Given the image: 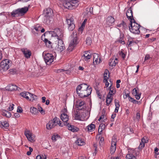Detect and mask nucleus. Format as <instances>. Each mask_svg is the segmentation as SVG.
Here are the masks:
<instances>
[{
    "label": "nucleus",
    "mask_w": 159,
    "mask_h": 159,
    "mask_svg": "<svg viewBox=\"0 0 159 159\" xmlns=\"http://www.w3.org/2000/svg\"><path fill=\"white\" fill-rule=\"evenodd\" d=\"M108 70H106L105 71L104 74V80L106 81V80H107L109 77V74H107Z\"/></svg>",
    "instance_id": "nucleus-36"
},
{
    "label": "nucleus",
    "mask_w": 159,
    "mask_h": 159,
    "mask_svg": "<svg viewBox=\"0 0 159 159\" xmlns=\"http://www.w3.org/2000/svg\"><path fill=\"white\" fill-rule=\"evenodd\" d=\"M112 84H110L108 88V89H109V92L108 94V95H109L111 96L115 94L116 92V91L115 88L112 87Z\"/></svg>",
    "instance_id": "nucleus-24"
},
{
    "label": "nucleus",
    "mask_w": 159,
    "mask_h": 159,
    "mask_svg": "<svg viewBox=\"0 0 159 159\" xmlns=\"http://www.w3.org/2000/svg\"><path fill=\"white\" fill-rule=\"evenodd\" d=\"M65 72L66 74H69L70 72V71L69 70H65L63 69H59L58 70V72Z\"/></svg>",
    "instance_id": "nucleus-39"
},
{
    "label": "nucleus",
    "mask_w": 159,
    "mask_h": 159,
    "mask_svg": "<svg viewBox=\"0 0 159 159\" xmlns=\"http://www.w3.org/2000/svg\"><path fill=\"white\" fill-rule=\"evenodd\" d=\"M140 114L139 112H137L136 114V118L138 120H139L140 118Z\"/></svg>",
    "instance_id": "nucleus-57"
},
{
    "label": "nucleus",
    "mask_w": 159,
    "mask_h": 159,
    "mask_svg": "<svg viewBox=\"0 0 159 159\" xmlns=\"http://www.w3.org/2000/svg\"><path fill=\"white\" fill-rule=\"evenodd\" d=\"M44 23L47 25L52 23L53 21V16L45 17H44Z\"/></svg>",
    "instance_id": "nucleus-18"
},
{
    "label": "nucleus",
    "mask_w": 159,
    "mask_h": 159,
    "mask_svg": "<svg viewBox=\"0 0 159 159\" xmlns=\"http://www.w3.org/2000/svg\"><path fill=\"white\" fill-rule=\"evenodd\" d=\"M93 63L94 64H97L98 63H100L101 61L100 59V58H96L93 59Z\"/></svg>",
    "instance_id": "nucleus-38"
},
{
    "label": "nucleus",
    "mask_w": 159,
    "mask_h": 159,
    "mask_svg": "<svg viewBox=\"0 0 159 159\" xmlns=\"http://www.w3.org/2000/svg\"><path fill=\"white\" fill-rule=\"evenodd\" d=\"M126 159H135V157L131 154H129L126 156Z\"/></svg>",
    "instance_id": "nucleus-37"
},
{
    "label": "nucleus",
    "mask_w": 159,
    "mask_h": 159,
    "mask_svg": "<svg viewBox=\"0 0 159 159\" xmlns=\"http://www.w3.org/2000/svg\"><path fill=\"white\" fill-rule=\"evenodd\" d=\"M126 15L127 18L130 20V22H132L134 21L133 16V11L131 8L130 7L127 11Z\"/></svg>",
    "instance_id": "nucleus-13"
},
{
    "label": "nucleus",
    "mask_w": 159,
    "mask_h": 159,
    "mask_svg": "<svg viewBox=\"0 0 159 159\" xmlns=\"http://www.w3.org/2000/svg\"><path fill=\"white\" fill-rule=\"evenodd\" d=\"M117 142V139L115 137L112 138L111 142V146L110 148V153L111 154L114 153L116 150V146Z\"/></svg>",
    "instance_id": "nucleus-11"
},
{
    "label": "nucleus",
    "mask_w": 159,
    "mask_h": 159,
    "mask_svg": "<svg viewBox=\"0 0 159 159\" xmlns=\"http://www.w3.org/2000/svg\"><path fill=\"white\" fill-rule=\"evenodd\" d=\"M139 91L138 88H134L133 89V93L135 95L139 93Z\"/></svg>",
    "instance_id": "nucleus-46"
},
{
    "label": "nucleus",
    "mask_w": 159,
    "mask_h": 159,
    "mask_svg": "<svg viewBox=\"0 0 159 159\" xmlns=\"http://www.w3.org/2000/svg\"><path fill=\"white\" fill-rule=\"evenodd\" d=\"M44 41L46 44L47 43H48L49 44H50L51 43V42L47 39H45Z\"/></svg>",
    "instance_id": "nucleus-54"
},
{
    "label": "nucleus",
    "mask_w": 159,
    "mask_h": 159,
    "mask_svg": "<svg viewBox=\"0 0 159 159\" xmlns=\"http://www.w3.org/2000/svg\"><path fill=\"white\" fill-rule=\"evenodd\" d=\"M29 96V99L28 100H29L31 101H33L34 100L37 99V97L35 95H34L33 94H32L30 93V95Z\"/></svg>",
    "instance_id": "nucleus-35"
},
{
    "label": "nucleus",
    "mask_w": 159,
    "mask_h": 159,
    "mask_svg": "<svg viewBox=\"0 0 159 159\" xmlns=\"http://www.w3.org/2000/svg\"><path fill=\"white\" fill-rule=\"evenodd\" d=\"M86 43L88 45H91L92 43V40L91 38L88 37L86 39Z\"/></svg>",
    "instance_id": "nucleus-40"
},
{
    "label": "nucleus",
    "mask_w": 159,
    "mask_h": 159,
    "mask_svg": "<svg viewBox=\"0 0 159 159\" xmlns=\"http://www.w3.org/2000/svg\"><path fill=\"white\" fill-rule=\"evenodd\" d=\"M120 55L121 56V57L124 58L125 57V54L122 52V50H121L120 53Z\"/></svg>",
    "instance_id": "nucleus-59"
},
{
    "label": "nucleus",
    "mask_w": 159,
    "mask_h": 159,
    "mask_svg": "<svg viewBox=\"0 0 159 159\" xmlns=\"http://www.w3.org/2000/svg\"><path fill=\"white\" fill-rule=\"evenodd\" d=\"M67 125L69 130L73 132H77L78 131L79 129L77 127H75L74 126L70 125L68 124Z\"/></svg>",
    "instance_id": "nucleus-26"
},
{
    "label": "nucleus",
    "mask_w": 159,
    "mask_h": 159,
    "mask_svg": "<svg viewBox=\"0 0 159 159\" xmlns=\"http://www.w3.org/2000/svg\"><path fill=\"white\" fill-rule=\"evenodd\" d=\"M93 146L95 148V152L93 153V155H96L97 152V145L96 144L93 145Z\"/></svg>",
    "instance_id": "nucleus-47"
},
{
    "label": "nucleus",
    "mask_w": 159,
    "mask_h": 159,
    "mask_svg": "<svg viewBox=\"0 0 159 159\" xmlns=\"http://www.w3.org/2000/svg\"><path fill=\"white\" fill-rule=\"evenodd\" d=\"M25 134L28 140L30 142H33L35 141V136L30 130H27L25 132Z\"/></svg>",
    "instance_id": "nucleus-10"
},
{
    "label": "nucleus",
    "mask_w": 159,
    "mask_h": 159,
    "mask_svg": "<svg viewBox=\"0 0 159 159\" xmlns=\"http://www.w3.org/2000/svg\"><path fill=\"white\" fill-rule=\"evenodd\" d=\"M87 20L86 19H85L84 20L81 25V26L79 28V30H80L81 31H82L84 29L85 24L87 21Z\"/></svg>",
    "instance_id": "nucleus-33"
},
{
    "label": "nucleus",
    "mask_w": 159,
    "mask_h": 159,
    "mask_svg": "<svg viewBox=\"0 0 159 159\" xmlns=\"http://www.w3.org/2000/svg\"><path fill=\"white\" fill-rule=\"evenodd\" d=\"M44 60L47 65H49L53 61L54 57L53 55L50 53H46L43 52V53Z\"/></svg>",
    "instance_id": "nucleus-7"
},
{
    "label": "nucleus",
    "mask_w": 159,
    "mask_h": 159,
    "mask_svg": "<svg viewBox=\"0 0 159 159\" xmlns=\"http://www.w3.org/2000/svg\"><path fill=\"white\" fill-rule=\"evenodd\" d=\"M28 9V7H27L17 9L11 12V15L13 17L22 16L27 12Z\"/></svg>",
    "instance_id": "nucleus-5"
},
{
    "label": "nucleus",
    "mask_w": 159,
    "mask_h": 159,
    "mask_svg": "<svg viewBox=\"0 0 159 159\" xmlns=\"http://www.w3.org/2000/svg\"><path fill=\"white\" fill-rule=\"evenodd\" d=\"M106 119V118H105V116L104 115H102L100 117L98 120L99 121L101 120V121L103 122L104 121V120H102L104 119L105 120Z\"/></svg>",
    "instance_id": "nucleus-50"
},
{
    "label": "nucleus",
    "mask_w": 159,
    "mask_h": 159,
    "mask_svg": "<svg viewBox=\"0 0 159 159\" xmlns=\"http://www.w3.org/2000/svg\"><path fill=\"white\" fill-rule=\"evenodd\" d=\"M92 90L87 84H82L79 85L76 88V92L81 98L86 97L91 93Z\"/></svg>",
    "instance_id": "nucleus-1"
},
{
    "label": "nucleus",
    "mask_w": 159,
    "mask_h": 159,
    "mask_svg": "<svg viewBox=\"0 0 159 159\" xmlns=\"http://www.w3.org/2000/svg\"><path fill=\"white\" fill-rule=\"evenodd\" d=\"M30 111L32 114L34 115H36L38 113V110L34 107H31L30 108Z\"/></svg>",
    "instance_id": "nucleus-34"
},
{
    "label": "nucleus",
    "mask_w": 159,
    "mask_h": 159,
    "mask_svg": "<svg viewBox=\"0 0 159 159\" xmlns=\"http://www.w3.org/2000/svg\"><path fill=\"white\" fill-rule=\"evenodd\" d=\"M0 126L7 128V127L9 126V124L7 121L2 120L0 121Z\"/></svg>",
    "instance_id": "nucleus-28"
},
{
    "label": "nucleus",
    "mask_w": 159,
    "mask_h": 159,
    "mask_svg": "<svg viewBox=\"0 0 159 159\" xmlns=\"http://www.w3.org/2000/svg\"><path fill=\"white\" fill-rule=\"evenodd\" d=\"M14 105L13 104H12L10 105V107L8 108V110L9 111H11L13 110Z\"/></svg>",
    "instance_id": "nucleus-58"
},
{
    "label": "nucleus",
    "mask_w": 159,
    "mask_h": 159,
    "mask_svg": "<svg viewBox=\"0 0 159 159\" xmlns=\"http://www.w3.org/2000/svg\"><path fill=\"white\" fill-rule=\"evenodd\" d=\"M58 40L57 44L56 47V48L58 51L61 52L64 50L65 45L61 39H59Z\"/></svg>",
    "instance_id": "nucleus-9"
},
{
    "label": "nucleus",
    "mask_w": 159,
    "mask_h": 159,
    "mask_svg": "<svg viewBox=\"0 0 159 159\" xmlns=\"http://www.w3.org/2000/svg\"><path fill=\"white\" fill-rule=\"evenodd\" d=\"M129 100L130 102H132L133 103H136L138 102L136 100L134 99L131 97H129Z\"/></svg>",
    "instance_id": "nucleus-42"
},
{
    "label": "nucleus",
    "mask_w": 159,
    "mask_h": 159,
    "mask_svg": "<svg viewBox=\"0 0 159 159\" xmlns=\"http://www.w3.org/2000/svg\"><path fill=\"white\" fill-rule=\"evenodd\" d=\"M85 102L81 100H78L75 104L76 107L79 108V110H81L84 109V107Z\"/></svg>",
    "instance_id": "nucleus-17"
},
{
    "label": "nucleus",
    "mask_w": 159,
    "mask_h": 159,
    "mask_svg": "<svg viewBox=\"0 0 159 159\" xmlns=\"http://www.w3.org/2000/svg\"><path fill=\"white\" fill-rule=\"evenodd\" d=\"M112 101V97L110 96L109 95H107L106 101L107 105L109 106V105L111 102Z\"/></svg>",
    "instance_id": "nucleus-30"
},
{
    "label": "nucleus",
    "mask_w": 159,
    "mask_h": 159,
    "mask_svg": "<svg viewBox=\"0 0 159 159\" xmlns=\"http://www.w3.org/2000/svg\"><path fill=\"white\" fill-rule=\"evenodd\" d=\"M60 118L62 120L66 123L65 125L67 124V122L69 118L68 115L65 113L62 114L60 116Z\"/></svg>",
    "instance_id": "nucleus-19"
},
{
    "label": "nucleus",
    "mask_w": 159,
    "mask_h": 159,
    "mask_svg": "<svg viewBox=\"0 0 159 159\" xmlns=\"http://www.w3.org/2000/svg\"><path fill=\"white\" fill-rule=\"evenodd\" d=\"M141 93H137V94H135L136 98L139 100L140 99V97Z\"/></svg>",
    "instance_id": "nucleus-53"
},
{
    "label": "nucleus",
    "mask_w": 159,
    "mask_h": 159,
    "mask_svg": "<svg viewBox=\"0 0 159 159\" xmlns=\"http://www.w3.org/2000/svg\"><path fill=\"white\" fill-rule=\"evenodd\" d=\"M20 95L22 97L25 98L27 100L29 99V96L30 95V93L28 92H23L20 93Z\"/></svg>",
    "instance_id": "nucleus-29"
},
{
    "label": "nucleus",
    "mask_w": 159,
    "mask_h": 159,
    "mask_svg": "<svg viewBox=\"0 0 159 159\" xmlns=\"http://www.w3.org/2000/svg\"><path fill=\"white\" fill-rule=\"evenodd\" d=\"M115 105L116 106V108L115 109V112H118L120 105H119V103L116 104Z\"/></svg>",
    "instance_id": "nucleus-44"
},
{
    "label": "nucleus",
    "mask_w": 159,
    "mask_h": 159,
    "mask_svg": "<svg viewBox=\"0 0 159 159\" xmlns=\"http://www.w3.org/2000/svg\"><path fill=\"white\" fill-rule=\"evenodd\" d=\"M116 116V114H113L111 116V121H114V119L115 117Z\"/></svg>",
    "instance_id": "nucleus-60"
},
{
    "label": "nucleus",
    "mask_w": 159,
    "mask_h": 159,
    "mask_svg": "<svg viewBox=\"0 0 159 159\" xmlns=\"http://www.w3.org/2000/svg\"><path fill=\"white\" fill-rule=\"evenodd\" d=\"M119 42L120 43L122 44H125V43L124 40L122 39L121 38H120V39L119 40Z\"/></svg>",
    "instance_id": "nucleus-61"
},
{
    "label": "nucleus",
    "mask_w": 159,
    "mask_h": 159,
    "mask_svg": "<svg viewBox=\"0 0 159 159\" xmlns=\"http://www.w3.org/2000/svg\"><path fill=\"white\" fill-rule=\"evenodd\" d=\"M6 114H7V117H9L11 116V114L10 112L6 111Z\"/></svg>",
    "instance_id": "nucleus-63"
},
{
    "label": "nucleus",
    "mask_w": 159,
    "mask_h": 159,
    "mask_svg": "<svg viewBox=\"0 0 159 159\" xmlns=\"http://www.w3.org/2000/svg\"><path fill=\"white\" fill-rule=\"evenodd\" d=\"M146 137H144L141 139V142L139 146V148H142L145 146V144L148 142V140H146Z\"/></svg>",
    "instance_id": "nucleus-23"
},
{
    "label": "nucleus",
    "mask_w": 159,
    "mask_h": 159,
    "mask_svg": "<svg viewBox=\"0 0 159 159\" xmlns=\"http://www.w3.org/2000/svg\"><path fill=\"white\" fill-rule=\"evenodd\" d=\"M129 97H130L129 95V93H126L125 92L123 95L124 98L125 99H126L128 97V99H129Z\"/></svg>",
    "instance_id": "nucleus-49"
},
{
    "label": "nucleus",
    "mask_w": 159,
    "mask_h": 159,
    "mask_svg": "<svg viewBox=\"0 0 159 159\" xmlns=\"http://www.w3.org/2000/svg\"><path fill=\"white\" fill-rule=\"evenodd\" d=\"M130 22V26L129 27L130 31L134 34H139L140 33L139 29L140 25H139L136 23L134 20V21Z\"/></svg>",
    "instance_id": "nucleus-6"
},
{
    "label": "nucleus",
    "mask_w": 159,
    "mask_h": 159,
    "mask_svg": "<svg viewBox=\"0 0 159 159\" xmlns=\"http://www.w3.org/2000/svg\"><path fill=\"white\" fill-rule=\"evenodd\" d=\"M104 139L103 137H101L99 142V145L102 146L103 145L104 142Z\"/></svg>",
    "instance_id": "nucleus-51"
},
{
    "label": "nucleus",
    "mask_w": 159,
    "mask_h": 159,
    "mask_svg": "<svg viewBox=\"0 0 159 159\" xmlns=\"http://www.w3.org/2000/svg\"><path fill=\"white\" fill-rule=\"evenodd\" d=\"M10 62V61L7 59L2 61L1 63L0 68L4 71L7 70L9 68L11 64Z\"/></svg>",
    "instance_id": "nucleus-8"
},
{
    "label": "nucleus",
    "mask_w": 159,
    "mask_h": 159,
    "mask_svg": "<svg viewBox=\"0 0 159 159\" xmlns=\"http://www.w3.org/2000/svg\"><path fill=\"white\" fill-rule=\"evenodd\" d=\"M91 57L90 53L88 51H85L84 54L83 56L82 57V59L87 61L90 59Z\"/></svg>",
    "instance_id": "nucleus-21"
},
{
    "label": "nucleus",
    "mask_w": 159,
    "mask_h": 159,
    "mask_svg": "<svg viewBox=\"0 0 159 159\" xmlns=\"http://www.w3.org/2000/svg\"><path fill=\"white\" fill-rule=\"evenodd\" d=\"M115 20L114 19L112 16H109L106 19V24L108 26H112L114 24Z\"/></svg>",
    "instance_id": "nucleus-16"
},
{
    "label": "nucleus",
    "mask_w": 159,
    "mask_h": 159,
    "mask_svg": "<svg viewBox=\"0 0 159 159\" xmlns=\"http://www.w3.org/2000/svg\"><path fill=\"white\" fill-rule=\"evenodd\" d=\"M66 22L69 30L71 31L73 30L75 28L73 19L72 18H70L69 19H66Z\"/></svg>",
    "instance_id": "nucleus-12"
},
{
    "label": "nucleus",
    "mask_w": 159,
    "mask_h": 159,
    "mask_svg": "<svg viewBox=\"0 0 159 159\" xmlns=\"http://www.w3.org/2000/svg\"><path fill=\"white\" fill-rule=\"evenodd\" d=\"M22 111V110L21 107H18L17 110V112L19 113H21Z\"/></svg>",
    "instance_id": "nucleus-56"
},
{
    "label": "nucleus",
    "mask_w": 159,
    "mask_h": 159,
    "mask_svg": "<svg viewBox=\"0 0 159 159\" xmlns=\"http://www.w3.org/2000/svg\"><path fill=\"white\" fill-rule=\"evenodd\" d=\"M99 58L98 55V54L94 53L93 54V59Z\"/></svg>",
    "instance_id": "nucleus-64"
},
{
    "label": "nucleus",
    "mask_w": 159,
    "mask_h": 159,
    "mask_svg": "<svg viewBox=\"0 0 159 159\" xmlns=\"http://www.w3.org/2000/svg\"><path fill=\"white\" fill-rule=\"evenodd\" d=\"M79 0H65L62 3L63 6L68 9H73L79 5Z\"/></svg>",
    "instance_id": "nucleus-3"
},
{
    "label": "nucleus",
    "mask_w": 159,
    "mask_h": 159,
    "mask_svg": "<svg viewBox=\"0 0 159 159\" xmlns=\"http://www.w3.org/2000/svg\"><path fill=\"white\" fill-rule=\"evenodd\" d=\"M117 26V27L121 28L122 30H125L127 28V25L124 21L118 24Z\"/></svg>",
    "instance_id": "nucleus-27"
},
{
    "label": "nucleus",
    "mask_w": 159,
    "mask_h": 159,
    "mask_svg": "<svg viewBox=\"0 0 159 159\" xmlns=\"http://www.w3.org/2000/svg\"><path fill=\"white\" fill-rule=\"evenodd\" d=\"M85 117L86 115L85 114H84L83 116H82L80 114V113H78V112L75 113V119L80 120H83Z\"/></svg>",
    "instance_id": "nucleus-22"
},
{
    "label": "nucleus",
    "mask_w": 159,
    "mask_h": 159,
    "mask_svg": "<svg viewBox=\"0 0 159 159\" xmlns=\"http://www.w3.org/2000/svg\"><path fill=\"white\" fill-rule=\"evenodd\" d=\"M104 83H105V86L106 87H107L109 85V84L107 81V80H106V81L105 80H103Z\"/></svg>",
    "instance_id": "nucleus-55"
},
{
    "label": "nucleus",
    "mask_w": 159,
    "mask_h": 159,
    "mask_svg": "<svg viewBox=\"0 0 159 159\" xmlns=\"http://www.w3.org/2000/svg\"><path fill=\"white\" fill-rule=\"evenodd\" d=\"M118 62V59L117 58H116L115 59H110L109 62V64L111 67H113L115 66Z\"/></svg>",
    "instance_id": "nucleus-25"
},
{
    "label": "nucleus",
    "mask_w": 159,
    "mask_h": 159,
    "mask_svg": "<svg viewBox=\"0 0 159 159\" xmlns=\"http://www.w3.org/2000/svg\"><path fill=\"white\" fill-rule=\"evenodd\" d=\"M21 50L23 53L24 56L27 58H30L31 55V51L26 48H23L21 49Z\"/></svg>",
    "instance_id": "nucleus-14"
},
{
    "label": "nucleus",
    "mask_w": 159,
    "mask_h": 159,
    "mask_svg": "<svg viewBox=\"0 0 159 159\" xmlns=\"http://www.w3.org/2000/svg\"><path fill=\"white\" fill-rule=\"evenodd\" d=\"M38 111H39L42 114H45V111L42 108L40 107L39 106L38 107Z\"/></svg>",
    "instance_id": "nucleus-41"
},
{
    "label": "nucleus",
    "mask_w": 159,
    "mask_h": 159,
    "mask_svg": "<svg viewBox=\"0 0 159 159\" xmlns=\"http://www.w3.org/2000/svg\"><path fill=\"white\" fill-rule=\"evenodd\" d=\"M43 14L44 17L53 16V11L50 8H47L45 10L43 11Z\"/></svg>",
    "instance_id": "nucleus-15"
},
{
    "label": "nucleus",
    "mask_w": 159,
    "mask_h": 159,
    "mask_svg": "<svg viewBox=\"0 0 159 159\" xmlns=\"http://www.w3.org/2000/svg\"><path fill=\"white\" fill-rule=\"evenodd\" d=\"M150 58V57L149 55H146L145 58H144V61H147Z\"/></svg>",
    "instance_id": "nucleus-62"
},
{
    "label": "nucleus",
    "mask_w": 159,
    "mask_h": 159,
    "mask_svg": "<svg viewBox=\"0 0 159 159\" xmlns=\"http://www.w3.org/2000/svg\"><path fill=\"white\" fill-rule=\"evenodd\" d=\"M51 33V32H50ZM52 34V36L53 37H57V39H59L58 38V34H56L55 33V31H54L53 32H51V33Z\"/></svg>",
    "instance_id": "nucleus-43"
},
{
    "label": "nucleus",
    "mask_w": 159,
    "mask_h": 159,
    "mask_svg": "<svg viewBox=\"0 0 159 159\" xmlns=\"http://www.w3.org/2000/svg\"><path fill=\"white\" fill-rule=\"evenodd\" d=\"M57 125L61 127H62L63 125V124L61 123V121L59 120L58 118L55 117L47 124L46 128L48 129H50Z\"/></svg>",
    "instance_id": "nucleus-4"
},
{
    "label": "nucleus",
    "mask_w": 159,
    "mask_h": 159,
    "mask_svg": "<svg viewBox=\"0 0 159 159\" xmlns=\"http://www.w3.org/2000/svg\"><path fill=\"white\" fill-rule=\"evenodd\" d=\"M6 88V89L9 91L16 90L18 89L16 85L13 84L8 85Z\"/></svg>",
    "instance_id": "nucleus-20"
},
{
    "label": "nucleus",
    "mask_w": 159,
    "mask_h": 159,
    "mask_svg": "<svg viewBox=\"0 0 159 159\" xmlns=\"http://www.w3.org/2000/svg\"><path fill=\"white\" fill-rule=\"evenodd\" d=\"M59 136L58 135H54L52 136V140L54 141H56L57 139V138H58Z\"/></svg>",
    "instance_id": "nucleus-45"
},
{
    "label": "nucleus",
    "mask_w": 159,
    "mask_h": 159,
    "mask_svg": "<svg viewBox=\"0 0 159 159\" xmlns=\"http://www.w3.org/2000/svg\"><path fill=\"white\" fill-rule=\"evenodd\" d=\"M41 29V27L39 25H36L34 29L35 30L37 31H39Z\"/></svg>",
    "instance_id": "nucleus-48"
},
{
    "label": "nucleus",
    "mask_w": 159,
    "mask_h": 159,
    "mask_svg": "<svg viewBox=\"0 0 159 159\" xmlns=\"http://www.w3.org/2000/svg\"><path fill=\"white\" fill-rule=\"evenodd\" d=\"M95 125L94 124H91L87 126V129L88 131L91 132L94 130L95 128Z\"/></svg>",
    "instance_id": "nucleus-32"
},
{
    "label": "nucleus",
    "mask_w": 159,
    "mask_h": 159,
    "mask_svg": "<svg viewBox=\"0 0 159 159\" xmlns=\"http://www.w3.org/2000/svg\"><path fill=\"white\" fill-rule=\"evenodd\" d=\"M76 143L78 145L81 146L83 145L84 144V141L81 139H78L76 141Z\"/></svg>",
    "instance_id": "nucleus-31"
},
{
    "label": "nucleus",
    "mask_w": 159,
    "mask_h": 159,
    "mask_svg": "<svg viewBox=\"0 0 159 159\" xmlns=\"http://www.w3.org/2000/svg\"><path fill=\"white\" fill-rule=\"evenodd\" d=\"M78 34L76 31H74L70 36V42L67 50L69 52L71 51L75 46L78 43Z\"/></svg>",
    "instance_id": "nucleus-2"
},
{
    "label": "nucleus",
    "mask_w": 159,
    "mask_h": 159,
    "mask_svg": "<svg viewBox=\"0 0 159 159\" xmlns=\"http://www.w3.org/2000/svg\"><path fill=\"white\" fill-rule=\"evenodd\" d=\"M103 126V124L100 125L99 126V128L98 129V133L99 134H101V133L102 132V131L103 130L102 128H101L100 127H102Z\"/></svg>",
    "instance_id": "nucleus-52"
}]
</instances>
